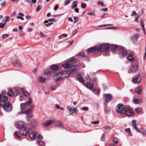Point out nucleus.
I'll list each match as a JSON object with an SVG mask.
<instances>
[{
  "label": "nucleus",
  "mask_w": 146,
  "mask_h": 146,
  "mask_svg": "<svg viewBox=\"0 0 146 146\" xmlns=\"http://www.w3.org/2000/svg\"><path fill=\"white\" fill-rule=\"evenodd\" d=\"M8 100V98L5 96H2V95H0V106L3 105L1 103H3Z\"/></svg>",
  "instance_id": "9b49d317"
},
{
  "label": "nucleus",
  "mask_w": 146,
  "mask_h": 146,
  "mask_svg": "<svg viewBox=\"0 0 146 146\" xmlns=\"http://www.w3.org/2000/svg\"><path fill=\"white\" fill-rule=\"evenodd\" d=\"M125 108L122 104H119L116 109L117 112L121 115L124 114Z\"/></svg>",
  "instance_id": "20e7f679"
},
{
  "label": "nucleus",
  "mask_w": 146,
  "mask_h": 146,
  "mask_svg": "<svg viewBox=\"0 0 146 146\" xmlns=\"http://www.w3.org/2000/svg\"><path fill=\"white\" fill-rule=\"evenodd\" d=\"M42 139V136L40 134H38L37 137V142L40 146H44L45 144Z\"/></svg>",
  "instance_id": "6e6552de"
},
{
  "label": "nucleus",
  "mask_w": 146,
  "mask_h": 146,
  "mask_svg": "<svg viewBox=\"0 0 146 146\" xmlns=\"http://www.w3.org/2000/svg\"><path fill=\"white\" fill-rule=\"evenodd\" d=\"M104 44H102L99 46H96V47L97 48V50L98 51L101 52L104 50Z\"/></svg>",
  "instance_id": "412c9836"
},
{
  "label": "nucleus",
  "mask_w": 146,
  "mask_h": 146,
  "mask_svg": "<svg viewBox=\"0 0 146 146\" xmlns=\"http://www.w3.org/2000/svg\"><path fill=\"white\" fill-rule=\"evenodd\" d=\"M104 50L105 52H107L109 50L110 48V46L109 44H106L104 45Z\"/></svg>",
  "instance_id": "7c9ffc66"
},
{
  "label": "nucleus",
  "mask_w": 146,
  "mask_h": 146,
  "mask_svg": "<svg viewBox=\"0 0 146 146\" xmlns=\"http://www.w3.org/2000/svg\"><path fill=\"white\" fill-rule=\"evenodd\" d=\"M113 142L114 143L117 144L118 143V141L116 137H114L113 139Z\"/></svg>",
  "instance_id": "a19ab883"
},
{
  "label": "nucleus",
  "mask_w": 146,
  "mask_h": 146,
  "mask_svg": "<svg viewBox=\"0 0 146 146\" xmlns=\"http://www.w3.org/2000/svg\"><path fill=\"white\" fill-rule=\"evenodd\" d=\"M127 60L131 62L134 61L135 60V58L133 56H131V55H129L127 57Z\"/></svg>",
  "instance_id": "c756f323"
},
{
  "label": "nucleus",
  "mask_w": 146,
  "mask_h": 146,
  "mask_svg": "<svg viewBox=\"0 0 146 146\" xmlns=\"http://www.w3.org/2000/svg\"><path fill=\"white\" fill-rule=\"evenodd\" d=\"M23 89H20L19 91L18 90H16L13 93V95L15 96H17L18 95L21 94V92H23Z\"/></svg>",
  "instance_id": "5701e85b"
},
{
  "label": "nucleus",
  "mask_w": 146,
  "mask_h": 146,
  "mask_svg": "<svg viewBox=\"0 0 146 146\" xmlns=\"http://www.w3.org/2000/svg\"><path fill=\"white\" fill-rule=\"evenodd\" d=\"M105 134H102V136L101 138V139L102 141H104L105 140Z\"/></svg>",
  "instance_id": "4d7b16f0"
},
{
  "label": "nucleus",
  "mask_w": 146,
  "mask_h": 146,
  "mask_svg": "<svg viewBox=\"0 0 146 146\" xmlns=\"http://www.w3.org/2000/svg\"><path fill=\"white\" fill-rule=\"evenodd\" d=\"M98 5H100L103 7L105 6V5L104 4L103 2L101 1H98Z\"/></svg>",
  "instance_id": "de8ad7c7"
},
{
  "label": "nucleus",
  "mask_w": 146,
  "mask_h": 146,
  "mask_svg": "<svg viewBox=\"0 0 146 146\" xmlns=\"http://www.w3.org/2000/svg\"><path fill=\"white\" fill-rule=\"evenodd\" d=\"M78 2L76 1H74L72 3V5L71 6V8L74 9L77 7Z\"/></svg>",
  "instance_id": "c85d7f7f"
},
{
  "label": "nucleus",
  "mask_w": 146,
  "mask_h": 146,
  "mask_svg": "<svg viewBox=\"0 0 146 146\" xmlns=\"http://www.w3.org/2000/svg\"><path fill=\"white\" fill-rule=\"evenodd\" d=\"M104 128L105 129L107 130L110 129V127L108 125H106L104 126Z\"/></svg>",
  "instance_id": "3c124183"
},
{
  "label": "nucleus",
  "mask_w": 146,
  "mask_h": 146,
  "mask_svg": "<svg viewBox=\"0 0 146 146\" xmlns=\"http://www.w3.org/2000/svg\"><path fill=\"white\" fill-rule=\"evenodd\" d=\"M23 93L24 95L27 98L29 97V93L26 91H24H24H23V92H21V94H22Z\"/></svg>",
  "instance_id": "e433bc0d"
},
{
  "label": "nucleus",
  "mask_w": 146,
  "mask_h": 146,
  "mask_svg": "<svg viewBox=\"0 0 146 146\" xmlns=\"http://www.w3.org/2000/svg\"><path fill=\"white\" fill-rule=\"evenodd\" d=\"M31 112V110L29 109L27 110H26L24 111H22L19 112L20 114H28Z\"/></svg>",
  "instance_id": "a878e982"
},
{
  "label": "nucleus",
  "mask_w": 146,
  "mask_h": 146,
  "mask_svg": "<svg viewBox=\"0 0 146 146\" xmlns=\"http://www.w3.org/2000/svg\"><path fill=\"white\" fill-rule=\"evenodd\" d=\"M85 56V54L84 52H81L79 53L77 55H76V57L78 56H79L80 57H82Z\"/></svg>",
  "instance_id": "72a5a7b5"
},
{
  "label": "nucleus",
  "mask_w": 146,
  "mask_h": 146,
  "mask_svg": "<svg viewBox=\"0 0 146 146\" xmlns=\"http://www.w3.org/2000/svg\"><path fill=\"white\" fill-rule=\"evenodd\" d=\"M54 72L50 68L49 70H46L43 71L44 74L45 75H50L52 74Z\"/></svg>",
  "instance_id": "f3484780"
},
{
  "label": "nucleus",
  "mask_w": 146,
  "mask_h": 146,
  "mask_svg": "<svg viewBox=\"0 0 146 146\" xmlns=\"http://www.w3.org/2000/svg\"><path fill=\"white\" fill-rule=\"evenodd\" d=\"M78 69V66H75L72 67L69 70L57 72L54 76V80L56 82L63 78L68 77L71 74L77 70Z\"/></svg>",
  "instance_id": "f257e3e1"
},
{
  "label": "nucleus",
  "mask_w": 146,
  "mask_h": 146,
  "mask_svg": "<svg viewBox=\"0 0 146 146\" xmlns=\"http://www.w3.org/2000/svg\"><path fill=\"white\" fill-rule=\"evenodd\" d=\"M48 21H55V19L53 18H50L48 19Z\"/></svg>",
  "instance_id": "e2e57ef3"
},
{
  "label": "nucleus",
  "mask_w": 146,
  "mask_h": 146,
  "mask_svg": "<svg viewBox=\"0 0 146 146\" xmlns=\"http://www.w3.org/2000/svg\"><path fill=\"white\" fill-rule=\"evenodd\" d=\"M124 113L127 116H131L133 114V111L130 108L127 107L125 108Z\"/></svg>",
  "instance_id": "0eeeda50"
},
{
  "label": "nucleus",
  "mask_w": 146,
  "mask_h": 146,
  "mask_svg": "<svg viewBox=\"0 0 146 146\" xmlns=\"http://www.w3.org/2000/svg\"><path fill=\"white\" fill-rule=\"evenodd\" d=\"M142 90V88L141 86H138L136 89V91L137 94H141V92Z\"/></svg>",
  "instance_id": "bb28decb"
},
{
  "label": "nucleus",
  "mask_w": 146,
  "mask_h": 146,
  "mask_svg": "<svg viewBox=\"0 0 146 146\" xmlns=\"http://www.w3.org/2000/svg\"><path fill=\"white\" fill-rule=\"evenodd\" d=\"M9 36V35L7 34H4L2 35V38L3 39H5Z\"/></svg>",
  "instance_id": "c03bdc74"
},
{
  "label": "nucleus",
  "mask_w": 146,
  "mask_h": 146,
  "mask_svg": "<svg viewBox=\"0 0 146 146\" xmlns=\"http://www.w3.org/2000/svg\"><path fill=\"white\" fill-rule=\"evenodd\" d=\"M42 8V6L40 5H38L37 8L36 9L37 12H38Z\"/></svg>",
  "instance_id": "5fc2aeb1"
},
{
  "label": "nucleus",
  "mask_w": 146,
  "mask_h": 146,
  "mask_svg": "<svg viewBox=\"0 0 146 146\" xmlns=\"http://www.w3.org/2000/svg\"><path fill=\"white\" fill-rule=\"evenodd\" d=\"M140 35L138 34H135L133 35L131 37V40L133 42L136 41L139 37Z\"/></svg>",
  "instance_id": "a211bd4d"
},
{
  "label": "nucleus",
  "mask_w": 146,
  "mask_h": 146,
  "mask_svg": "<svg viewBox=\"0 0 146 146\" xmlns=\"http://www.w3.org/2000/svg\"><path fill=\"white\" fill-rule=\"evenodd\" d=\"M140 75L139 74L137 75L133 79V82L135 84L139 83L140 81Z\"/></svg>",
  "instance_id": "4468645a"
},
{
  "label": "nucleus",
  "mask_w": 146,
  "mask_h": 146,
  "mask_svg": "<svg viewBox=\"0 0 146 146\" xmlns=\"http://www.w3.org/2000/svg\"><path fill=\"white\" fill-rule=\"evenodd\" d=\"M5 18H6V19H5V21H4V22L6 23L10 19L8 16L5 17Z\"/></svg>",
  "instance_id": "bf43d9fd"
},
{
  "label": "nucleus",
  "mask_w": 146,
  "mask_h": 146,
  "mask_svg": "<svg viewBox=\"0 0 146 146\" xmlns=\"http://www.w3.org/2000/svg\"><path fill=\"white\" fill-rule=\"evenodd\" d=\"M81 6L82 8H84L86 7V5L84 3H82L81 4Z\"/></svg>",
  "instance_id": "864d4df0"
},
{
  "label": "nucleus",
  "mask_w": 146,
  "mask_h": 146,
  "mask_svg": "<svg viewBox=\"0 0 146 146\" xmlns=\"http://www.w3.org/2000/svg\"><path fill=\"white\" fill-rule=\"evenodd\" d=\"M55 122V121L54 120H47L43 123V125L46 127H48Z\"/></svg>",
  "instance_id": "9d476101"
},
{
  "label": "nucleus",
  "mask_w": 146,
  "mask_h": 146,
  "mask_svg": "<svg viewBox=\"0 0 146 146\" xmlns=\"http://www.w3.org/2000/svg\"><path fill=\"white\" fill-rule=\"evenodd\" d=\"M37 133V132L36 131H34L32 133H31L29 135L30 138L32 140H34L36 137V134Z\"/></svg>",
  "instance_id": "6ab92c4d"
},
{
  "label": "nucleus",
  "mask_w": 146,
  "mask_h": 146,
  "mask_svg": "<svg viewBox=\"0 0 146 146\" xmlns=\"http://www.w3.org/2000/svg\"><path fill=\"white\" fill-rule=\"evenodd\" d=\"M133 129L135 130L137 132L139 133L140 132V131L137 128L136 125H133Z\"/></svg>",
  "instance_id": "4c0bfd02"
},
{
  "label": "nucleus",
  "mask_w": 146,
  "mask_h": 146,
  "mask_svg": "<svg viewBox=\"0 0 146 146\" xmlns=\"http://www.w3.org/2000/svg\"><path fill=\"white\" fill-rule=\"evenodd\" d=\"M73 1V0H65L64 3V5L65 6L68 5L70 3V1Z\"/></svg>",
  "instance_id": "58836bf2"
},
{
  "label": "nucleus",
  "mask_w": 146,
  "mask_h": 146,
  "mask_svg": "<svg viewBox=\"0 0 146 146\" xmlns=\"http://www.w3.org/2000/svg\"><path fill=\"white\" fill-rule=\"evenodd\" d=\"M87 14L89 15H93L94 16V14L92 12H90L88 13H87Z\"/></svg>",
  "instance_id": "338daca9"
},
{
  "label": "nucleus",
  "mask_w": 146,
  "mask_h": 146,
  "mask_svg": "<svg viewBox=\"0 0 146 146\" xmlns=\"http://www.w3.org/2000/svg\"><path fill=\"white\" fill-rule=\"evenodd\" d=\"M78 80L81 82L84 83V80L83 79L81 75H79L78 76Z\"/></svg>",
  "instance_id": "473e14b6"
},
{
  "label": "nucleus",
  "mask_w": 146,
  "mask_h": 146,
  "mask_svg": "<svg viewBox=\"0 0 146 146\" xmlns=\"http://www.w3.org/2000/svg\"><path fill=\"white\" fill-rule=\"evenodd\" d=\"M55 126L56 127L62 128L63 127L62 124L61 122H59L56 124Z\"/></svg>",
  "instance_id": "2f4dec72"
},
{
  "label": "nucleus",
  "mask_w": 146,
  "mask_h": 146,
  "mask_svg": "<svg viewBox=\"0 0 146 146\" xmlns=\"http://www.w3.org/2000/svg\"><path fill=\"white\" fill-rule=\"evenodd\" d=\"M6 3V1L3 2L1 3V5L2 6H3L5 5Z\"/></svg>",
  "instance_id": "774afa93"
},
{
  "label": "nucleus",
  "mask_w": 146,
  "mask_h": 146,
  "mask_svg": "<svg viewBox=\"0 0 146 146\" xmlns=\"http://www.w3.org/2000/svg\"><path fill=\"white\" fill-rule=\"evenodd\" d=\"M140 22L141 23V26L142 28V29L144 32H145V28L144 27V22L142 20H141L140 21Z\"/></svg>",
  "instance_id": "f704fd0d"
},
{
  "label": "nucleus",
  "mask_w": 146,
  "mask_h": 146,
  "mask_svg": "<svg viewBox=\"0 0 146 146\" xmlns=\"http://www.w3.org/2000/svg\"><path fill=\"white\" fill-rule=\"evenodd\" d=\"M67 36V35L66 34H63L61 35H60L59 36V38L60 39H61L64 37H66Z\"/></svg>",
  "instance_id": "49530a36"
},
{
  "label": "nucleus",
  "mask_w": 146,
  "mask_h": 146,
  "mask_svg": "<svg viewBox=\"0 0 146 146\" xmlns=\"http://www.w3.org/2000/svg\"><path fill=\"white\" fill-rule=\"evenodd\" d=\"M60 68V66L58 65H53L50 67V69L54 72V71L58 70Z\"/></svg>",
  "instance_id": "aec40b11"
},
{
  "label": "nucleus",
  "mask_w": 146,
  "mask_h": 146,
  "mask_svg": "<svg viewBox=\"0 0 146 146\" xmlns=\"http://www.w3.org/2000/svg\"><path fill=\"white\" fill-rule=\"evenodd\" d=\"M25 125L26 123L25 122L23 121L19 122L17 123L18 128L19 129H20L25 127Z\"/></svg>",
  "instance_id": "ddd939ff"
},
{
  "label": "nucleus",
  "mask_w": 146,
  "mask_h": 146,
  "mask_svg": "<svg viewBox=\"0 0 146 146\" xmlns=\"http://www.w3.org/2000/svg\"><path fill=\"white\" fill-rule=\"evenodd\" d=\"M30 130L27 129L26 127L23 128L20 130L19 133L18 132L16 131L14 133V135L17 138H20L21 135L25 136L28 134Z\"/></svg>",
  "instance_id": "f03ea898"
},
{
  "label": "nucleus",
  "mask_w": 146,
  "mask_h": 146,
  "mask_svg": "<svg viewBox=\"0 0 146 146\" xmlns=\"http://www.w3.org/2000/svg\"><path fill=\"white\" fill-rule=\"evenodd\" d=\"M138 69V66L136 64H132L131 68V70L133 72H137Z\"/></svg>",
  "instance_id": "f8f14e48"
},
{
  "label": "nucleus",
  "mask_w": 146,
  "mask_h": 146,
  "mask_svg": "<svg viewBox=\"0 0 146 146\" xmlns=\"http://www.w3.org/2000/svg\"><path fill=\"white\" fill-rule=\"evenodd\" d=\"M58 5H56L54 6V10H56L58 8Z\"/></svg>",
  "instance_id": "69168bd1"
},
{
  "label": "nucleus",
  "mask_w": 146,
  "mask_h": 146,
  "mask_svg": "<svg viewBox=\"0 0 146 146\" xmlns=\"http://www.w3.org/2000/svg\"><path fill=\"white\" fill-rule=\"evenodd\" d=\"M32 103V99L31 98H29V100L26 101L25 103H21V111L23 110L28 106H30Z\"/></svg>",
  "instance_id": "39448f33"
},
{
  "label": "nucleus",
  "mask_w": 146,
  "mask_h": 146,
  "mask_svg": "<svg viewBox=\"0 0 146 146\" xmlns=\"http://www.w3.org/2000/svg\"><path fill=\"white\" fill-rule=\"evenodd\" d=\"M31 123L32 125H37V122L35 120H32L31 121Z\"/></svg>",
  "instance_id": "37998d69"
},
{
  "label": "nucleus",
  "mask_w": 146,
  "mask_h": 146,
  "mask_svg": "<svg viewBox=\"0 0 146 146\" xmlns=\"http://www.w3.org/2000/svg\"><path fill=\"white\" fill-rule=\"evenodd\" d=\"M140 101L138 99H134L133 100V103L136 104H139V103Z\"/></svg>",
  "instance_id": "ea45409f"
},
{
  "label": "nucleus",
  "mask_w": 146,
  "mask_h": 146,
  "mask_svg": "<svg viewBox=\"0 0 146 146\" xmlns=\"http://www.w3.org/2000/svg\"><path fill=\"white\" fill-rule=\"evenodd\" d=\"M3 106V109L6 111L9 112L11 111L12 107L9 102L4 103Z\"/></svg>",
  "instance_id": "423d86ee"
},
{
  "label": "nucleus",
  "mask_w": 146,
  "mask_h": 146,
  "mask_svg": "<svg viewBox=\"0 0 146 146\" xmlns=\"http://www.w3.org/2000/svg\"><path fill=\"white\" fill-rule=\"evenodd\" d=\"M7 95L9 96H12L13 95V92L11 91H9L7 93Z\"/></svg>",
  "instance_id": "09e8293b"
},
{
  "label": "nucleus",
  "mask_w": 146,
  "mask_h": 146,
  "mask_svg": "<svg viewBox=\"0 0 146 146\" xmlns=\"http://www.w3.org/2000/svg\"><path fill=\"white\" fill-rule=\"evenodd\" d=\"M135 111L137 113H139L141 111V108H138L136 109Z\"/></svg>",
  "instance_id": "8fccbe9b"
},
{
  "label": "nucleus",
  "mask_w": 146,
  "mask_h": 146,
  "mask_svg": "<svg viewBox=\"0 0 146 146\" xmlns=\"http://www.w3.org/2000/svg\"><path fill=\"white\" fill-rule=\"evenodd\" d=\"M117 48V46H116L112 45L111 47V49L113 50H115Z\"/></svg>",
  "instance_id": "a18cd8bd"
},
{
  "label": "nucleus",
  "mask_w": 146,
  "mask_h": 146,
  "mask_svg": "<svg viewBox=\"0 0 146 146\" xmlns=\"http://www.w3.org/2000/svg\"><path fill=\"white\" fill-rule=\"evenodd\" d=\"M67 109L70 112H72V113H76L78 111V110L75 108V107L72 108L71 106H68L67 107Z\"/></svg>",
  "instance_id": "dca6fc26"
},
{
  "label": "nucleus",
  "mask_w": 146,
  "mask_h": 146,
  "mask_svg": "<svg viewBox=\"0 0 146 146\" xmlns=\"http://www.w3.org/2000/svg\"><path fill=\"white\" fill-rule=\"evenodd\" d=\"M75 59V58L71 57L70 58L65 60L64 64H62V67L65 68H71L72 66V65L71 63Z\"/></svg>",
  "instance_id": "7ed1b4c3"
},
{
  "label": "nucleus",
  "mask_w": 146,
  "mask_h": 146,
  "mask_svg": "<svg viewBox=\"0 0 146 146\" xmlns=\"http://www.w3.org/2000/svg\"><path fill=\"white\" fill-rule=\"evenodd\" d=\"M82 110L84 111H87L88 110V108L87 107H83L82 108Z\"/></svg>",
  "instance_id": "052dcab7"
},
{
  "label": "nucleus",
  "mask_w": 146,
  "mask_h": 146,
  "mask_svg": "<svg viewBox=\"0 0 146 146\" xmlns=\"http://www.w3.org/2000/svg\"><path fill=\"white\" fill-rule=\"evenodd\" d=\"M26 1L30 4V6H32L33 5L32 3L35 4L36 3V0H32L31 1V0H26Z\"/></svg>",
  "instance_id": "cd10ccee"
},
{
  "label": "nucleus",
  "mask_w": 146,
  "mask_h": 146,
  "mask_svg": "<svg viewBox=\"0 0 146 146\" xmlns=\"http://www.w3.org/2000/svg\"><path fill=\"white\" fill-rule=\"evenodd\" d=\"M39 35L41 37L43 36H44L43 34L42 33V32H40L39 33Z\"/></svg>",
  "instance_id": "0e129e2a"
},
{
  "label": "nucleus",
  "mask_w": 146,
  "mask_h": 146,
  "mask_svg": "<svg viewBox=\"0 0 146 146\" xmlns=\"http://www.w3.org/2000/svg\"><path fill=\"white\" fill-rule=\"evenodd\" d=\"M125 130L129 133V135H131V132L129 128H126Z\"/></svg>",
  "instance_id": "79ce46f5"
},
{
  "label": "nucleus",
  "mask_w": 146,
  "mask_h": 146,
  "mask_svg": "<svg viewBox=\"0 0 146 146\" xmlns=\"http://www.w3.org/2000/svg\"><path fill=\"white\" fill-rule=\"evenodd\" d=\"M104 98L106 102L108 103L112 100V96L110 94H106L104 96Z\"/></svg>",
  "instance_id": "1a4fd4ad"
},
{
  "label": "nucleus",
  "mask_w": 146,
  "mask_h": 146,
  "mask_svg": "<svg viewBox=\"0 0 146 146\" xmlns=\"http://www.w3.org/2000/svg\"><path fill=\"white\" fill-rule=\"evenodd\" d=\"M53 24V23H48V24H45V26H46L47 27H48L49 26H50L51 25Z\"/></svg>",
  "instance_id": "680f3d73"
},
{
  "label": "nucleus",
  "mask_w": 146,
  "mask_h": 146,
  "mask_svg": "<svg viewBox=\"0 0 146 146\" xmlns=\"http://www.w3.org/2000/svg\"><path fill=\"white\" fill-rule=\"evenodd\" d=\"M57 88L56 86H52L50 87V88L52 90H53L56 89Z\"/></svg>",
  "instance_id": "6e6d98bb"
},
{
  "label": "nucleus",
  "mask_w": 146,
  "mask_h": 146,
  "mask_svg": "<svg viewBox=\"0 0 146 146\" xmlns=\"http://www.w3.org/2000/svg\"><path fill=\"white\" fill-rule=\"evenodd\" d=\"M92 91L96 95L99 94L100 93V91L98 90H96V89H93L92 90Z\"/></svg>",
  "instance_id": "c9c22d12"
},
{
  "label": "nucleus",
  "mask_w": 146,
  "mask_h": 146,
  "mask_svg": "<svg viewBox=\"0 0 146 146\" xmlns=\"http://www.w3.org/2000/svg\"><path fill=\"white\" fill-rule=\"evenodd\" d=\"M97 50V48L96 47V46L93 47H91L89 49L88 51V53L93 52Z\"/></svg>",
  "instance_id": "b1692460"
},
{
  "label": "nucleus",
  "mask_w": 146,
  "mask_h": 146,
  "mask_svg": "<svg viewBox=\"0 0 146 146\" xmlns=\"http://www.w3.org/2000/svg\"><path fill=\"white\" fill-rule=\"evenodd\" d=\"M27 119L29 121H32V117L30 115H27Z\"/></svg>",
  "instance_id": "603ef678"
},
{
  "label": "nucleus",
  "mask_w": 146,
  "mask_h": 146,
  "mask_svg": "<svg viewBox=\"0 0 146 146\" xmlns=\"http://www.w3.org/2000/svg\"><path fill=\"white\" fill-rule=\"evenodd\" d=\"M86 86L89 89H92L93 88V84L90 82H88L86 83Z\"/></svg>",
  "instance_id": "4be33fe9"
},
{
  "label": "nucleus",
  "mask_w": 146,
  "mask_h": 146,
  "mask_svg": "<svg viewBox=\"0 0 146 146\" xmlns=\"http://www.w3.org/2000/svg\"><path fill=\"white\" fill-rule=\"evenodd\" d=\"M125 48L123 46H120L118 48V50L121 52L122 55H126L127 54V51L124 50Z\"/></svg>",
  "instance_id": "2eb2a0df"
},
{
  "label": "nucleus",
  "mask_w": 146,
  "mask_h": 146,
  "mask_svg": "<svg viewBox=\"0 0 146 146\" xmlns=\"http://www.w3.org/2000/svg\"><path fill=\"white\" fill-rule=\"evenodd\" d=\"M38 80L39 82L40 83H44L45 82L46 78L44 77L41 76L38 78Z\"/></svg>",
  "instance_id": "393cba45"
},
{
  "label": "nucleus",
  "mask_w": 146,
  "mask_h": 146,
  "mask_svg": "<svg viewBox=\"0 0 146 146\" xmlns=\"http://www.w3.org/2000/svg\"><path fill=\"white\" fill-rule=\"evenodd\" d=\"M5 25V23L3 24V23H0V27L1 28H3Z\"/></svg>",
  "instance_id": "13d9d810"
}]
</instances>
